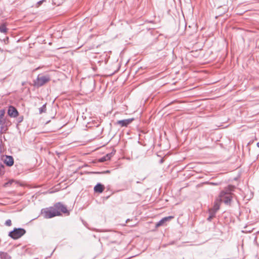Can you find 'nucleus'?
Masks as SVG:
<instances>
[{"label":"nucleus","instance_id":"obj_1","mask_svg":"<svg viewBox=\"0 0 259 259\" xmlns=\"http://www.w3.org/2000/svg\"><path fill=\"white\" fill-rule=\"evenodd\" d=\"M234 188V186H229L228 187L226 188L224 190L222 191L219 195L220 201L223 202L226 204H230L232 198V194L231 192L233 191Z\"/></svg>","mask_w":259,"mask_h":259},{"label":"nucleus","instance_id":"obj_2","mask_svg":"<svg viewBox=\"0 0 259 259\" xmlns=\"http://www.w3.org/2000/svg\"><path fill=\"white\" fill-rule=\"evenodd\" d=\"M41 214L45 219H50L56 216L60 215V213L54 207L47 208L41 210Z\"/></svg>","mask_w":259,"mask_h":259},{"label":"nucleus","instance_id":"obj_3","mask_svg":"<svg viewBox=\"0 0 259 259\" xmlns=\"http://www.w3.org/2000/svg\"><path fill=\"white\" fill-rule=\"evenodd\" d=\"M26 231V230L21 228H15L14 229L10 231L9 233V236H10L11 238L16 240L20 238H21L22 236H23Z\"/></svg>","mask_w":259,"mask_h":259},{"label":"nucleus","instance_id":"obj_4","mask_svg":"<svg viewBox=\"0 0 259 259\" xmlns=\"http://www.w3.org/2000/svg\"><path fill=\"white\" fill-rule=\"evenodd\" d=\"M50 80L48 76L38 75L35 80L34 81V85L37 87H41Z\"/></svg>","mask_w":259,"mask_h":259},{"label":"nucleus","instance_id":"obj_5","mask_svg":"<svg viewBox=\"0 0 259 259\" xmlns=\"http://www.w3.org/2000/svg\"><path fill=\"white\" fill-rule=\"evenodd\" d=\"M55 209H56L57 211L65 213L68 212V210L66 206L62 204L61 202H58L56 203L54 206Z\"/></svg>","mask_w":259,"mask_h":259},{"label":"nucleus","instance_id":"obj_6","mask_svg":"<svg viewBox=\"0 0 259 259\" xmlns=\"http://www.w3.org/2000/svg\"><path fill=\"white\" fill-rule=\"evenodd\" d=\"M8 114L11 117H16L18 115V112L15 107L10 106L8 110Z\"/></svg>","mask_w":259,"mask_h":259},{"label":"nucleus","instance_id":"obj_7","mask_svg":"<svg viewBox=\"0 0 259 259\" xmlns=\"http://www.w3.org/2000/svg\"><path fill=\"white\" fill-rule=\"evenodd\" d=\"M134 118H128L123 120H118L117 123L121 126H127L130 124L133 120Z\"/></svg>","mask_w":259,"mask_h":259},{"label":"nucleus","instance_id":"obj_8","mask_svg":"<svg viewBox=\"0 0 259 259\" xmlns=\"http://www.w3.org/2000/svg\"><path fill=\"white\" fill-rule=\"evenodd\" d=\"M4 162L8 166H11L14 164V159L12 156L6 155Z\"/></svg>","mask_w":259,"mask_h":259},{"label":"nucleus","instance_id":"obj_9","mask_svg":"<svg viewBox=\"0 0 259 259\" xmlns=\"http://www.w3.org/2000/svg\"><path fill=\"white\" fill-rule=\"evenodd\" d=\"M221 201L219 199H217L214 201L213 207L209 209L211 211H214L216 213L217 211L220 209Z\"/></svg>","mask_w":259,"mask_h":259},{"label":"nucleus","instance_id":"obj_10","mask_svg":"<svg viewBox=\"0 0 259 259\" xmlns=\"http://www.w3.org/2000/svg\"><path fill=\"white\" fill-rule=\"evenodd\" d=\"M174 217L172 216H169L167 217H164L162 218L161 220H160L156 225V227H159L161 226H162L165 222H166L167 221H169L171 219H172Z\"/></svg>","mask_w":259,"mask_h":259},{"label":"nucleus","instance_id":"obj_11","mask_svg":"<svg viewBox=\"0 0 259 259\" xmlns=\"http://www.w3.org/2000/svg\"><path fill=\"white\" fill-rule=\"evenodd\" d=\"M104 186L101 183H98L94 187V191L97 193H102L104 190Z\"/></svg>","mask_w":259,"mask_h":259},{"label":"nucleus","instance_id":"obj_12","mask_svg":"<svg viewBox=\"0 0 259 259\" xmlns=\"http://www.w3.org/2000/svg\"><path fill=\"white\" fill-rule=\"evenodd\" d=\"M11 125V122L9 119H6L0 120L1 127H9Z\"/></svg>","mask_w":259,"mask_h":259},{"label":"nucleus","instance_id":"obj_13","mask_svg":"<svg viewBox=\"0 0 259 259\" xmlns=\"http://www.w3.org/2000/svg\"><path fill=\"white\" fill-rule=\"evenodd\" d=\"M111 157V154H107L105 156L101 157L99 159V161L101 162H103L109 160L110 159Z\"/></svg>","mask_w":259,"mask_h":259},{"label":"nucleus","instance_id":"obj_14","mask_svg":"<svg viewBox=\"0 0 259 259\" xmlns=\"http://www.w3.org/2000/svg\"><path fill=\"white\" fill-rule=\"evenodd\" d=\"M0 257L2 259H11V256L7 253L5 252L1 251L0 252Z\"/></svg>","mask_w":259,"mask_h":259},{"label":"nucleus","instance_id":"obj_15","mask_svg":"<svg viewBox=\"0 0 259 259\" xmlns=\"http://www.w3.org/2000/svg\"><path fill=\"white\" fill-rule=\"evenodd\" d=\"M7 28L5 24H3L0 25V32L3 33H6L7 32Z\"/></svg>","mask_w":259,"mask_h":259},{"label":"nucleus","instance_id":"obj_16","mask_svg":"<svg viewBox=\"0 0 259 259\" xmlns=\"http://www.w3.org/2000/svg\"><path fill=\"white\" fill-rule=\"evenodd\" d=\"M209 215L208 218H207V220L208 221H211L212 219L215 217V213H214V211H211L210 210H209Z\"/></svg>","mask_w":259,"mask_h":259},{"label":"nucleus","instance_id":"obj_17","mask_svg":"<svg viewBox=\"0 0 259 259\" xmlns=\"http://www.w3.org/2000/svg\"><path fill=\"white\" fill-rule=\"evenodd\" d=\"M46 110L47 109L46 104L43 105L40 108H39V112L40 114L45 113Z\"/></svg>","mask_w":259,"mask_h":259},{"label":"nucleus","instance_id":"obj_18","mask_svg":"<svg viewBox=\"0 0 259 259\" xmlns=\"http://www.w3.org/2000/svg\"><path fill=\"white\" fill-rule=\"evenodd\" d=\"M9 127H0V135H2L7 132L8 130Z\"/></svg>","mask_w":259,"mask_h":259},{"label":"nucleus","instance_id":"obj_19","mask_svg":"<svg viewBox=\"0 0 259 259\" xmlns=\"http://www.w3.org/2000/svg\"><path fill=\"white\" fill-rule=\"evenodd\" d=\"M5 113V111L4 109L0 110V120L7 119V118H4V115Z\"/></svg>","mask_w":259,"mask_h":259},{"label":"nucleus","instance_id":"obj_20","mask_svg":"<svg viewBox=\"0 0 259 259\" xmlns=\"http://www.w3.org/2000/svg\"><path fill=\"white\" fill-rule=\"evenodd\" d=\"M5 166L2 164H0V175L3 176L5 174Z\"/></svg>","mask_w":259,"mask_h":259},{"label":"nucleus","instance_id":"obj_21","mask_svg":"<svg viewBox=\"0 0 259 259\" xmlns=\"http://www.w3.org/2000/svg\"><path fill=\"white\" fill-rule=\"evenodd\" d=\"M6 226H11L12 225V222L11 220L10 219L7 220L5 223Z\"/></svg>","mask_w":259,"mask_h":259},{"label":"nucleus","instance_id":"obj_22","mask_svg":"<svg viewBox=\"0 0 259 259\" xmlns=\"http://www.w3.org/2000/svg\"><path fill=\"white\" fill-rule=\"evenodd\" d=\"M109 172H110V171L109 170H107L103 171L102 172H94V173L100 174H108Z\"/></svg>","mask_w":259,"mask_h":259},{"label":"nucleus","instance_id":"obj_23","mask_svg":"<svg viewBox=\"0 0 259 259\" xmlns=\"http://www.w3.org/2000/svg\"><path fill=\"white\" fill-rule=\"evenodd\" d=\"M43 1H44V0L39 1V2H37V4L38 6H40L42 3Z\"/></svg>","mask_w":259,"mask_h":259},{"label":"nucleus","instance_id":"obj_24","mask_svg":"<svg viewBox=\"0 0 259 259\" xmlns=\"http://www.w3.org/2000/svg\"><path fill=\"white\" fill-rule=\"evenodd\" d=\"M22 120H23V117H20V118H19V122H21V121H22Z\"/></svg>","mask_w":259,"mask_h":259},{"label":"nucleus","instance_id":"obj_25","mask_svg":"<svg viewBox=\"0 0 259 259\" xmlns=\"http://www.w3.org/2000/svg\"><path fill=\"white\" fill-rule=\"evenodd\" d=\"M256 146L258 148H259V142L258 143H257L256 144Z\"/></svg>","mask_w":259,"mask_h":259}]
</instances>
